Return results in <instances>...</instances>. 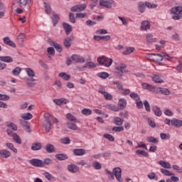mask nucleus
Here are the masks:
<instances>
[{"label": "nucleus", "instance_id": "obj_64", "mask_svg": "<svg viewBox=\"0 0 182 182\" xmlns=\"http://www.w3.org/2000/svg\"><path fill=\"white\" fill-rule=\"evenodd\" d=\"M44 5H45V11L46 12V14H50L51 11H52L50 6L46 4V2H44Z\"/></svg>", "mask_w": 182, "mask_h": 182}, {"label": "nucleus", "instance_id": "obj_17", "mask_svg": "<svg viewBox=\"0 0 182 182\" xmlns=\"http://www.w3.org/2000/svg\"><path fill=\"white\" fill-rule=\"evenodd\" d=\"M73 153L75 156H85L86 151L84 149H75L73 151Z\"/></svg>", "mask_w": 182, "mask_h": 182}, {"label": "nucleus", "instance_id": "obj_6", "mask_svg": "<svg viewBox=\"0 0 182 182\" xmlns=\"http://www.w3.org/2000/svg\"><path fill=\"white\" fill-rule=\"evenodd\" d=\"M86 4H82L80 5H76L71 7L70 11L71 12H82V11H85L86 9Z\"/></svg>", "mask_w": 182, "mask_h": 182}, {"label": "nucleus", "instance_id": "obj_7", "mask_svg": "<svg viewBox=\"0 0 182 182\" xmlns=\"http://www.w3.org/2000/svg\"><path fill=\"white\" fill-rule=\"evenodd\" d=\"M29 163L31 164V166H33V167H43V161L41 159H31L29 161Z\"/></svg>", "mask_w": 182, "mask_h": 182}, {"label": "nucleus", "instance_id": "obj_58", "mask_svg": "<svg viewBox=\"0 0 182 182\" xmlns=\"http://www.w3.org/2000/svg\"><path fill=\"white\" fill-rule=\"evenodd\" d=\"M161 95H164V96H168L170 95V90L167 88L161 89Z\"/></svg>", "mask_w": 182, "mask_h": 182}, {"label": "nucleus", "instance_id": "obj_8", "mask_svg": "<svg viewBox=\"0 0 182 182\" xmlns=\"http://www.w3.org/2000/svg\"><path fill=\"white\" fill-rule=\"evenodd\" d=\"M74 39L75 37H73V36H70L64 39L63 45L66 49H69L70 46H72V42H73Z\"/></svg>", "mask_w": 182, "mask_h": 182}, {"label": "nucleus", "instance_id": "obj_44", "mask_svg": "<svg viewBox=\"0 0 182 182\" xmlns=\"http://www.w3.org/2000/svg\"><path fill=\"white\" fill-rule=\"evenodd\" d=\"M136 154H137V156H140V154L141 156H143V157H149V154L147 152H146V151H141L140 149H138L135 151Z\"/></svg>", "mask_w": 182, "mask_h": 182}, {"label": "nucleus", "instance_id": "obj_50", "mask_svg": "<svg viewBox=\"0 0 182 182\" xmlns=\"http://www.w3.org/2000/svg\"><path fill=\"white\" fill-rule=\"evenodd\" d=\"M81 113L85 114V116H90L92 114V109L85 108L81 111Z\"/></svg>", "mask_w": 182, "mask_h": 182}, {"label": "nucleus", "instance_id": "obj_61", "mask_svg": "<svg viewBox=\"0 0 182 182\" xmlns=\"http://www.w3.org/2000/svg\"><path fill=\"white\" fill-rule=\"evenodd\" d=\"M47 52H48V55H51V56H55V48H53V47L48 48Z\"/></svg>", "mask_w": 182, "mask_h": 182}, {"label": "nucleus", "instance_id": "obj_31", "mask_svg": "<svg viewBox=\"0 0 182 182\" xmlns=\"http://www.w3.org/2000/svg\"><path fill=\"white\" fill-rule=\"evenodd\" d=\"M119 106L120 109H126V107L127 106V101L124 98H121L119 100Z\"/></svg>", "mask_w": 182, "mask_h": 182}, {"label": "nucleus", "instance_id": "obj_52", "mask_svg": "<svg viewBox=\"0 0 182 182\" xmlns=\"http://www.w3.org/2000/svg\"><path fill=\"white\" fill-rule=\"evenodd\" d=\"M161 173H162V174H164V176H173V174L171 173V172H170V171L164 169V168H161L160 169Z\"/></svg>", "mask_w": 182, "mask_h": 182}, {"label": "nucleus", "instance_id": "obj_32", "mask_svg": "<svg viewBox=\"0 0 182 182\" xmlns=\"http://www.w3.org/2000/svg\"><path fill=\"white\" fill-rule=\"evenodd\" d=\"M141 86L143 89H146V90H149V92H153V89H154V86L146 82L142 83Z\"/></svg>", "mask_w": 182, "mask_h": 182}, {"label": "nucleus", "instance_id": "obj_42", "mask_svg": "<svg viewBox=\"0 0 182 182\" xmlns=\"http://www.w3.org/2000/svg\"><path fill=\"white\" fill-rule=\"evenodd\" d=\"M58 76L62 77L64 80H70V75H68L66 73H60Z\"/></svg>", "mask_w": 182, "mask_h": 182}, {"label": "nucleus", "instance_id": "obj_2", "mask_svg": "<svg viewBox=\"0 0 182 182\" xmlns=\"http://www.w3.org/2000/svg\"><path fill=\"white\" fill-rule=\"evenodd\" d=\"M114 176L116 177L117 181H123V178H122V169L120 168H114L113 169V173L108 175V178H109V180H113Z\"/></svg>", "mask_w": 182, "mask_h": 182}, {"label": "nucleus", "instance_id": "obj_43", "mask_svg": "<svg viewBox=\"0 0 182 182\" xmlns=\"http://www.w3.org/2000/svg\"><path fill=\"white\" fill-rule=\"evenodd\" d=\"M84 68H88V69H95L96 68V64L93 62H87L85 64Z\"/></svg>", "mask_w": 182, "mask_h": 182}, {"label": "nucleus", "instance_id": "obj_1", "mask_svg": "<svg viewBox=\"0 0 182 182\" xmlns=\"http://www.w3.org/2000/svg\"><path fill=\"white\" fill-rule=\"evenodd\" d=\"M171 14L172 15V19H173V21H179V19H181L182 6H177L173 7L171 9Z\"/></svg>", "mask_w": 182, "mask_h": 182}, {"label": "nucleus", "instance_id": "obj_57", "mask_svg": "<svg viewBox=\"0 0 182 182\" xmlns=\"http://www.w3.org/2000/svg\"><path fill=\"white\" fill-rule=\"evenodd\" d=\"M104 137L105 139H107L109 141H114V137L110 134H105Z\"/></svg>", "mask_w": 182, "mask_h": 182}, {"label": "nucleus", "instance_id": "obj_38", "mask_svg": "<svg viewBox=\"0 0 182 182\" xmlns=\"http://www.w3.org/2000/svg\"><path fill=\"white\" fill-rule=\"evenodd\" d=\"M138 9L141 14H143L146 11V5L144 2H139L138 4Z\"/></svg>", "mask_w": 182, "mask_h": 182}, {"label": "nucleus", "instance_id": "obj_37", "mask_svg": "<svg viewBox=\"0 0 182 182\" xmlns=\"http://www.w3.org/2000/svg\"><path fill=\"white\" fill-rule=\"evenodd\" d=\"M113 123L117 126H122L123 124V119L119 117H114Z\"/></svg>", "mask_w": 182, "mask_h": 182}, {"label": "nucleus", "instance_id": "obj_24", "mask_svg": "<svg viewBox=\"0 0 182 182\" xmlns=\"http://www.w3.org/2000/svg\"><path fill=\"white\" fill-rule=\"evenodd\" d=\"M17 2L21 8H25L28 4L32 2V0H18Z\"/></svg>", "mask_w": 182, "mask_h": 182}, {"label": "nucleus", "instance_id": "obj_18", "mask_svg": "<svg viewBox=\"0 0 182 182\" xmlns=\"http://www.w3.org/2000/svg\"><path fill=\"white\" fill-rule=\"evenodd\" d=\"M171 126H174L175 127H182V120L178 119L176 118H173L171 119Z\"/></svg>", "mask_w": 182, "mask_h": 182}, {"label": "nucleus", "instance_id": "obj_56", "mask_svg": "<svg viewBox=\"0 0 182 182\" xmlns=\"http://www.w3.org/2000/svg\"><path fill=\"white\" fill-rule=\"evenodd\" d=\"M53 161L50 159H46L44 161H43V167H45V166H49V164H52Z\"/></svg>", "mask_w": 182, "mask_h": 182}, {"label": "nucleus", "instance_id": "obj_16", "mask_svg": "<svg viewBox=\"0 0 182 182\" xmlns=\"http://www.w3.org/2000/svg\"><path fill=\"white\" fill-rule=\"evenodd\" d=\"M54 103H55V105H57L58 106H60L62 105H68V103H69V100H68L67 99H55L53 100Z\"/></svg>", "mask_w": 182, "mask_h": 182}, {"label": "nucleus", "instance_id": "obj_29", "mask_svg": "<svg viewBox=\"0 0 182 182\" xmlns=\"http://www.w3.org/2000/svg\"><path fill=\"white\" fill-rule=\"evenodd\" d=\"M152 110L155 114V116H157V117H160L162 114L161 113V110L160 109V108L157 106H154L152 107Z\"/></svg>", "mask_w": 182, "mask_h": 182}, {"label": "nucleus", "instance_id": "obj_49", "mask_svg": "<svg viewBox=\"0 0 182 182\" xmlns=\"http://www.w3.org/2000/svg\"><path fill=\"white\" fill-rule=\"evenodd\" d=\"M53 23L54 26H56L57 23H59V16H58L57 14H53Z\"/></svg>", "mask_w": 182, "mask_h": 182}, {"label": "nucleus", "instance_id": "obj_60", "mask_svg": "<svg viewBox=\"0 0 182 182\" xmlns=\"http://www.w3.org/2000/svg\"><path fill=\"white\" fill-rule=\"evenodd\" d=\"M130 97L134 99V100H140V97L137 95V93L132 92L130 94Z\"/></svg>", "mask_w": 182, "mask_h": 182}, {"label": "nucleus", "instance_id": "obj_36", "mask_svg": "<svg viewBox=\"0 0 182 182\" xmlns=\"http://www.w3.org/2000/svg\"><path fill=\"white\" fill-rule=\"evenodd\" d=\"M26 73H27L28 77H35V71L32 70L31 68H27L25 69Z\"/></svg>", "mask_w": 182, "mask_h": 182}, {"label": "nucleus", "instance_id": "obj_48", "mask_svg": "<svg viewBox=\"0 0 182 182\" xmlns=\"http://www.w3.org/2000/svg\"><path fill=\"white\" fill-rule=\"evenodd\" d=\"M147 141H149V143H154V144H157V143H159V139L154 138V136H149L147 138Z\"/></svg>", "mask_w": 182, "mask_h": 182}, {"label": "nucleus", "instance_id": "obj_14", "mask_svg": "<svg viewBox=\"0 0 182 182\" xmlns=\"http://www.w3.org/2000/svg\"><path fill=\"white\" fill-rule=\"evenodd\" d=\"M11 156V151L6 149H0V157H1V159H9Z\"/></svg>", "mask_w": 182, "mask_h": 182}, {"label": "nucleus", "instance_id": "obj_41", "mask_svg": "<svg viewBox=\"0 0 182 182\" xmlns=\"http://www.w3.org/2000/svg\"><path fill=\"white\" fill-rule=\"evenodd\" d=\"M97 62L100 63V65H101L102 66H103L105 65V63H106V56L102 55L101 57H98L97 58Z\"/></svg>", "mask_w": 182, "mask_h": 182}, {"label": "nucleus", "instance_id": "obj_21", "mask_svg": "<svg viewBox=\"0 0 182 182\" xmlns=\"http://www.w3.org/2000/svg\"><path fill=\"white\" fill-rule=\"evenodd\" d=\"M68 170L70 173H77L79 171V167L75 164H70L68 166Z\"/></svg>", "mask_w": 182, "mask_h": 182}, {"label": "nucleus", "instance_id": "obj_5", "mask_svg": "<svg viewBox=\"0 0 182 182\" xmlns=\"http://www.w3.org/2000/svg\"><path fill=\"white\" fill-rule=\"evenodd\" d=\"M151 77L153 82H154V83H158L159 85H161V83H164V80H163V78L161 77V75L159 73L152 74Z\"/></svg>", "mask_w": 182, "mask_h": 182}, {"label": "nucleus", "instance_id": "obj_9", "mask_svg": "<svg viewBox=\"0 0 182 182\" xmlns=\"http://www.w3.org/2000/svg\"><path fill=\"white\" fill-rule=\"evenodd\" d=\"M126 68H127V65H126V64H120L116 68L117 70H118V72H120V73H118V76L122 77L123 76V73H127Z\"/></svg>", "mask_w": 182, "mask_h": 182}, {"label": "nucleus", "instance_id": "obj_40", "mask_svg": "<svg viewBox=\"0 0 182 182\" xmlns=\"http://www.w3.org/2000/svg\"><path fill=\"white\" fill-rule=\"evenodd\" d=\"M21 72H22V68H21V67H16L13 69L11 73L14 76H18Z\"/></svg>", "mask_w": 182, "mask_h": 182}, {"label": "nucleus", "instance_id": "obj_33", "mask_svg": "<svg viewBox=\"0 0 182 182\" xmlns=\"http://www.w3.org/2000/svg\"><path fill=\"white\" fill-rule=\"evenodd\" d=\"M66 126L68 129H70V130H74V131L77 130V125H76V124L72 122H67Z\"/></svg>", "mask_w": 182, "mask_h": 182}, {"label": "nucleus", "instance_id": "obj_45", "mask_svg": "<svg viewBox=\"0 0 182 182\" xmlns=\"http://www.w3.org/2000/svg\"><path fill=\"white\" fill-rule=\"evenodd\" d=\"M97 76L98 77H100L101 79H107V77H109V73H105V72H101V73H98L97 74Z\"/></svg>", "mask_w": 182, "mask_h": 182}, {"label": "nucleus", "instance_id": "obj_62", "mask_svg": "<svg viewBox=\"0 0 182 182\" xmlns=\"http://www.w3.org/2000/svg\"><path fill=\"white\" fill-rule=\"evenodd\" d=\"M66 117L68 120H70V122H76V117L70 113L67 114Z\"/></svg>", "mask_w": 182, "mask_h": 182}, {"label": "nucleus", "instance_id": "obj_51", "mask_svg": "<svg viewBox=\"0 0 182 182\" xmlns=\"http://www.w3.org/2000/svg\"><path fill=\"white\" fill-rule=\"evenodd\" d=\"M106 107L109 110H112L113 112H119V108L114 105H107Z\"/></svg>", "mask_w": 182, "mask_h": 182}, {"label": "nucleus", "instance_id": "obj_39", "mask_svg": "<svg viewBox=\"0 0 182 182\" xmlns=\"http://www.w3.org/2000/svg\"><path fill=\"white\" fill-rule=\"evenodd\" d=\"M12 138L14 141L17 143V144H22V140L21 139V137H19L18 134H13Z\"/></svg>", "mask_w": 182, "mask_h": 182}, {"label": "nucleus", "instance_id": "obj_54", "mask_svg": "<svg viewBox=\"0 0 182 182\" xmlns=\"http://www.w3.org/2000/svg\"><path fill=\"white\" fill-rule=\"evenodd\" d=\"M69 21L71 22V23H76V18H75V14L73 13L69 14Z\"/></svg>", "mask_w": 182, "mask_h": 182}, {"label": "nucleus", "instance_id": "obj_55", "mask_svg": "<svg viewBox=\"0 0 182 182\" xmlns=\"http://www.w3.org/2000/svg\"><path fill=\"white\" fill-rule=\"evenodd\" d=\"M160 137L162 140H168L170 139V134L166 133H161Z\"/></svg>", "mask_w": 182, "mask_h": 182}, {"label": "nucleus", "instance_id": "obj_20", "mask_svg": "<svg viewBox=\"0 0 182 182\" xmlns=\"http://www.w3.org/2000/svg\"><path fill=\"white\" fill-rule=\"evenodd\" d=\"M98 92L101 93V95H103L106 100H112V99H113V96L105 90H100L98 91Z\"/></svg>", "mask_w": 182, "mask_h": 182}, {"label": "nucleus", "instance_id": "obj_59", "mask_svg": "<svg viewBox=\"0 0 182 182\" xmlns=\"http://www.w3.org/2000/svg\"><path fill=\"white\" fill-rule=\"evenodd\" d=\"M92 167H94L95 170H100V168H102V164L99 162H93Z\"/></svg>", "mask_w": 182, "mask_h": 182}, {"label": "nucleus", "instance_id": "obj_13", "mask_svg": "<svg viewBox=\"0 0 182 182\" xmlns=\"http://www.w3.org/2000/svg\"><path fill=\"white\" fill-rule=\"evenodd\" d=\"M3 42L4 45H7L8 46H11V48H16V44L12 41L9 37H4L3 38Z\"/></svg>", "mask_w": 182, "mask_h": 182}, {"label": "nucleus", "instance_id": "obj_3", "mask_svg": "<svg viewBox=\"0 0 182 182\" xmlns=\"http://www.w3.org/2000/svg\"><path fill=\"white\" fill-rule=\"evenodd\" d=\"M147 59L152 60V62H161L163 57L161 53L160 54H148Z\"/></svg>", "mask_w": 182, "mask_h": 182}, {"label": "nucleus", "instance_id": "obj_15", "mask_svg": "<svg viewBox=\"0 0 182 182\" xmlns=\"http://www.w3.org/2000/svg\"><path fill=\"white\" fill-rule=\"evenodd\" d=\"M71 59L76 63H85V58L77 55H73Z\"/></svg>", "mask_w": 182, "mask_h": 182}, {"label": "nucleus", "instance_id": "obj_19", "mask_svg": "<svg viewBox=\"0 0 182 182\" xmlns=\"http://www.w3.org/2000/svg\"><path fill=\"white\" fill-rule=\"evenodd\" d=\"M1 62H4L5 63H12L14 62V58L11 56H0Z\"/></svg>", "mask_w": 182, "mask_h": 182}, {"label": "nucleus", "instance_id": "obj_30", "mask_svg": "<svg viewBox=\"0 0 182 182\" xmlns=\"http://www.w3.org/2000/svg\"><path fill=\"white\" fill-rule=\"evenodd\" d=\"M42 149V144L40 142H34L31 146V150L36 151Z\"/></svg>", "mask_w": 182, "mask_h": 182}, {"label": "nucleus", "instance_id": "obj_46", "mask_svg": "<svg viewBox=\"0 0 182 182\" xmlns=\"http://www.w3.org/2000/svg\"><path fill=\"white\" fill-rule=\"evenodd\" d=\"M133 52H134V47H128L122 53L126 55H130V53H133Z\"/></svg>", "mask_w": 182, "mask_h": 182}, {"label": "nucleus", "instance_id": "obj_53", "mask_svg": "<svg viewBox=\"0 0 182 182\" xmlns=\"http://www.w3.org/2000/svg\"><path fill=\"white\" fill-rule=\"evenodd\" d=\"M60 143L62 144H70V139L68 137H64L60 139Z\"/></svg>", "mask_w": 182, "mask_h": 182}, {"label": "nucleus", "instance_id": "obj_11", "mask_svg": "<svg viewBox=\"0 0 182 182\" xmlns=\"http://www.w3.org/2000/svg\"><path fill=\"white\" fill-rule=\"evenodd\" d=\"M43 127H44L46 133H49L52 129V122L50 119H47L43 122Z\"/></svg>", "mask_w": 182, "mask_h": 182}, {"label": "nucleus", "instance_id": "obj_28", "mask_svg": "<svg viewBox=\"0 0 182 182\" xmlns=\"http://www.w3.org/2000/svg\"><path fill=\"white\" fill-rule=\"evenodd\" d=\"M159 164L160 166H161L163 167V168H168V169H170L171 168V164H170V163L167 162V161H159Z\"/></svg>", "mask_w": 182, "mask_h": 182}, {"label": "nucleus", "instance_id": "obj_22", "mask_svg": "<svg viewBox=\"0 0 182 182\" xmlns=\"http://www.w3.org/2000/svg\"><path fill=\"white\" fill-rule=\"evenodd\" d=\"M55 159L60 161H63V160H68L69 157L66 154H55Z\"/></svg>", "mask_w": 182, "mask_h": 182}, {"label": "nucleus", "instance_id": "obj_34", "mask_svg": "<svg viewBox=\"0 0 182 182\" xmlns=\"http://www.w3.org/2000/svg\"><path fill=\"white\" fill-rule=\"evenodd\" d=\"M46 150L47 153H53V151H55V146H53L52 144H47L46 145Z\"/></svg>", "mask_w": 182, "mask_h": 182}, {"label": "nucleus", "instance_id": "obj_12", "mask_svg": "<svg viewBox=\"0 0 182 182\" xmlns=\"http://www.w3.org/2000/svg\"><path fill=\"white\" fill-rule=\"evenodd\" d=\"M48 43H49V45L50 46H53L55 48V49H56V50H58V52H59V53L62 52V46H60V44H59L52 40H48Z\"/></svg>", "mask_w": 182, "mask_h": 182}, {"label": "nucleus", "instance_id": "obj_47", "mask_svg": "<svg viewBox=\"0 0 182 182\" xmlns=\"http://www.w3.org/2000/svg\"><path fill=\"white\" fill-rule=\"evenodd\" d=\"M6 147H8V149H9L10 150H12L14 153H18V149H16V148L14 146V144L12 143H6Z\"/></svg>", "mask_w": 182, "mask_h": 182}, {"label": "nucleus", "instance_id": "obj_23", "mask_svg": "<svg viewBox=\"0 0 182 182\" xmlns=\"http://www.w3.org/2000/svg\"><path fill=\"white\" fill-rule=\"evenodd\" d=\"M6 127H9L10 129H12L13 132H16V130H18V126H16V124L12 122H6Z\"/></svg>", "mask_w": 182, "mask_h": 182}, {"label": "nucleus", "instance_id": "obj_10", "mask_svg": "<svg viewBox=\"0 0 182 182\" xmlns=\"http://www.w3.org/2000/svg\"><path fill=\"white\" fill-rule=\"evenodd\" d=\"M114 1L113 0L111 1H105V0H100V6H104L105 8H107L108 9H110L112 8V5H113V3Z\"/></svg>", "mask_w": 182, "mask_h": 182}, {"label": "nucleus", "instance_id": "obj_25", "mask_svg": "<svg viewBox=\"0 0 182 182\" xmlns=\"http://www.w3.org/2000/svg\"><path fill=\"white\" fill-rule=\"evenodd\" d=\"M141 29L142 31H147L148 29H150V23L149 21H144L141 22Z\"/></svg>", "mask_w": 182, "mask_h": 182}, {"label": "nucleus", "instance_id": "obj_35", "mask_svg": "<svg viewBox=\"0 0 182 182\" xmlns=\"http://www.w3.org/2000/svg\"><path fill=\"white\" fill-rule=\"evenodd\" d=\"M21 119H23V120L25 121V120H31V119H32L33 116L30 112H27V113L22 114L21 115Z\"/></svg>", "mask_w": 182, "mask_h": 182}, {"label": "nucleus", "instance_id": "obj_27", "mask_svg": "<svg viewBox=\"0 0 182 182\" xmlns=\"http://www.w3.org/2000/svg\"><path fill=\"white\" fill-rule=\"evenodd\" d=\"M146 39L148 43H153L154 42H156V38H154V36L151 33H147L146 35Z\"/></svg>", "mask_w": 182, "mask_h": 182}, {"label": "nucleus", "instance_id": "obj_63", "mask_svg": "<svg viewBox=\"0 0 182 182\" xmlns=\"http://www.w3.org/2000/svg\"><path fill=\"white\" fill-rule=\"evenodd\" d=\"M144 107H145V109L147 111V112H151V109H150V104H149V101L147 100H145L144 102Z\"/></svg>", "mask_w": 182, "mask_h": 182}, {"label": "nucleus", "instance_id": "obj_4", "mask_svg": "<svg viewBox=\"0 0 182 182\" xmlns=\"http://www.w3.org/2000/svg\"><path fill=\"white\" fill-rule=\"evenodd\" d=\"M19 124L21 126V127L26 132V133H31L32 130H31V126L29 125V123L23 119L19 120Z\"/></svg>", "mask_w": 182, "mask_h": 182}, {"label": "nucleus", "instance_id": "obj_26", "mask_svg": "<svg viewBox=\"0 0 182 182\" xmlns=\"http://www.w3.org/2000/svg\"><path fill=\"white\" fill-rule=\"evenodd\" d=\"M63 26L65 31L66 35H69L72 32V26L68 23H63Z\"/></svg>", "mask_w": 182, "mask_h": 182}]
</instances>
